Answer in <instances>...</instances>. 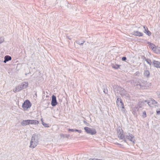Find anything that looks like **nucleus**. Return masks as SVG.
I'll return each mask as SVG.
<instances>
[{"label": "nucleus", "mask_w": 160, "mask_h": 160, "mask_svg": "<svg viewBox=\"0 0 160 160\" xmlns=\"http://www.w3.org/2000/svg\"><path fill=\"white\" fill-rule=\"evenodd\" d=\"M28 85V83L26 82H23L21 85H20L21 87L22 88V89L26 88Z\"/></svg>", "instance_id": "11"}, {"label": "nucleus", "mask_w": 160, "mask_h": 160, "mask_svg": "<svg viewBox=\"0 0 160 160\" xmlns=\"http://www.w3.org/2000/svg\"><path fill=\"white\" fill-rule=\"evenodd\" d=\"M31 103L28 100H26L22 105V107L24 110H27L31 106Z\"/></svg>", "instance_id": "4"}, {"label": "nucleus", "mask_w": 160, "mask_h": 160, "mask_svg": "<svg viewBox=\"0 0 160 160\" xmlns=\"http://www.w3.org/2000/svg\"><path fill=\"white\" fill-rule=\"evenodd\" d=\"M46 102L47 103H48V101H46Z\"/></svg>", "instance_id": "41"}, {"label": "nucleus", "mask_w": 160, "mask_h": 160, "mask_svg": "<svg viewBox=\"0 0 160 160\" xmlns=\"http://www.w3.org/2000/svg\"><path fill=\"white\" fill-rule=\"evenodd\" d=\"M133 34L136 36L138 37H142L143 35V34L142 32H139L138 31H134Z\"/></svg>", "instance_id": "12"}, {"label": "nucleus", "mask_w": 160, "mask_h": 160, "mask_svg": "<svg viewBox=\"0 0 160 160\" xmlns=\"http://www.w3.org/2000/svg\"><path fill=\"white\" fill-rule=\"evenodd\" d=\"M58 103L56 100V97L54 95H52V96L51 105L52 106H56Z\"/></svg>", "instance_id": "8"}, {"label": "nucleus", "mask_w": 160, "mask_h": 160, "mask_svg": "<svg viewBox=\"0 0 160 160\" xmlns=\"http://www.w3.org/2000/svg\"><path fill=\"white\" fill-rule=\"evenodd\" d=\"M159 98H160V94L158 95Z\"/></svg>", "instance_id": "40"}, {"label": "nucleus", "mask_w": 160, "mask_h": 160, "mask_svg": "<svg viewBox=\"0 0 160 160\" xmlns=\"http://www.w3.org/2000/svg\"><path fill=\"white\" fill-rule=\"evenodd\" d=\"M138 106H135V107L133 108L132 109V113L134 115H136V112L138 111Z\"/></svg>", "instance_id": "18"}, {"label": "nucleus", "mask_w": 160, "mask_h": 160, "mask_svg": "<svg viewBox=\"0 0 160 160\" xmlns=\"http://www.w3.org/2000/svg\"><path fill=\"white\" fill-rule=\"evenodd\" d=\"M126 139H127L130 141L133 142V143H135V140L134 139V136L131 134L130 133L127 134L125 136Z\"/></svg>", "instance_id": "6"}, {"label": "nucleus", "mask_w": 160, "mask_h": 160, "mask_svg": "<svg viewBox=\"0 0 160 160\" xmlns=\"http://www.w3.org/2000/svg\"><path fill=\"white\" fill-rule=\"evenodd\" d=\"M60 136L62 137H64V135L63 134H60Z\"/></svg>", "instance_id": "36"}, {"label": "nucleus", "mask_w": 160, "mask_h": 160, "mask_svg": "<svg viewBox=\"0 0 160 160\" xmlns=\"http://www.w3.org/2000/svg\"><path fill=\"white\" fill-rule=\"evenodd\" d=\"M104 92L105 93H107L108 92V91L107 90H104Z\"/></svg>", "instance_id": "37"}, {"label": "nucleus", "mask_w": 160, "mask_h": 160, "mask_svg": "<svg viewBox=\"0 0 160 160\" xmlns=\"http://www.w3.org/2000/svg\"><path fill=\"white\" fill-rule=\"evenodd\" d=\"M153 50L156 53H160V48L159 47H156Z\"/></svg>", "instance_id": "20"}, {"label": "nucleus", "mask_w": 160, "mask_h": 160, "mask_svg": "<svg viewBox=\"0 0 160 160\" xmlns=\"http://www.w3.org/2000/svg\"><path fill=\"white\" fill-rule=\"evenodd\" d=\"M68 131H71V132H74V129H70V128L68 129Z\"/></svg>", "instance_id": "33"}, {"label": "nucleus", "mask_w": 160, "mask_h": 160, "mask_svg": "<svg viewBox=\"0 0 160 160\" xmlns=\"http://www.w3.org/2000/svg\"><path fill=\"white\" fill-rule=\"evenodd\" d=\"M41 121H42V125H43L45 123H44V122L43 121H42V119H41Z\"/></svg>", "instance_id": "35"}, {"label": "nucleus", "mask_w": 160, "mask_h": 160, "mask_svg": "<svg viewBox=\"0 0 160 160\" xmlns=\"http://www.w3.org/2000/svg\"><path fill=\"white\" fill-rule=\"evenodd\" d=\"M147 117L146 112V111H144L142 113V117L143 118H144Z\"/></svg>", "instance_id": "23"}, {"label": "nucleus", "mask_w": 160, "mask_h": 160, "mask_svg": "<svg viewBox=\"0 0 160 160\" xmlns=\"http://www.w3.org/2000/svg\"><path fill=\"white\" fill-rule=\"evenodd\" d=\"M126 59V58L125 57H123L122 58V60L125 61Z\"/></svg>", "instance_id": "34"}, {"label": "nucleus", "mask_w": 160, "mask_h": 160, "mask_svg": "<svg viewBox=\"0 0 160 160\" xmlns=\"http://www.w3.org/2000/svg\"><path fill=\"white\" fill-rule=\"evenodd\" d=\"M120 65H118V64L113 65H112V67L115 69H118L119 68Z\"/></svg>", "instance_id": "22"}, {"label": "nucleus", "mask_w": 160, "mask_h": 160, "mask_svg": "<svg viewBox=\"0 0 160 160\" xmlns=\"http://www.w3.org/2000/svg\"><path fill=\"white\" fill-rule=\"evenodd\" d=\"M74 131L78 132V129H74Z\"/></svg>", "instance_id": "39"}, {"label": "nucleus", "mask_w": 160, "mask_h": 160, "mask_svg": "<svg viewBox=\"0 0 160 160\" xmlns=\"http://www.w3.org/2000/svg\"><path fill=\"white\" fill-rule=\"evenodd\" d=\"M38 123L39 122L38 120H29V125L30 124L38 125Z\"/></svg>", "instance_id": "10"}, {"label": "nucleus", "mask_w": 160, "mask_h": 160, "mask_svg": "<svg viewBox=\"0 0 160 160\" xmlns=\"http://www.w3.org/2000/svg\"><path fill=\"white\" fill-rule=\"evenodd\" d=\"M40 139V135L37 134H34L32 135L30 141V145L29 147L33 148L37 146L38 144Z\"/></svg>", "instance_id": "1"}, {"label": "nucleus", "mask_w": 160, "mask_h": 160, "mask_svg": "<svg viewBox=\"0 0 160 160\" xmlns=\"http://www.w3.org/2000/svg\"><path fill=\"white\" fill-rule=\"evenodd\" d=\"M144 76L147 78L149 77L150 75V72L148 70H145L144 72Z\"/></svg>", "instance_id": "19"}, {"label": "nucleus", "mask_w": 160, "mask_h": 160, "mask_svg": "<svg viewBox=\"0 0 160 160\" xmlns=\"http://www.w3.org/2000/svg\"><path fill=\"white\" fill-rule=\"evenodd\" d=\"M4 41V39L3 37L0 38V44L3 42Z\"/></svg>", "instance_id": "27"}, {"label": "nucleus", "mask_w": 160, "mask_h": 160, "mask_svg": "<svg viewBox=\"0 0 160 160\" xmlns=\"http://www.w3.org/2000/svg\"><path fill=\"white\" fill-rule=\"evenodd\" d=\"M145 33H146L148 36H150L151 34V32L148 30L147 31L145 32Z\"/></svg>", "instance_id": "25"}, {"label": "nucleus", "mask_w": 160, "mask_h": 160, "mask_svg": "<svg viewBox=\"0 0 160 160\" xmlns=\"http://www.w3.org/2000/svg\"><path fill=\"white\" fill-rule=\"evenodd\" d=\"M85 42V41H83V42L82 43H80L79 42H78V41H76V42L78 44L80 45H82Z\"/></svg>", "instance_id": "28"}, {"label": "nucleus", "mask_w": 160, "mask_h": 160, "mask_svg": "<svg viewBox=\"0 0 160 160\" xmlns=\"http://www.w3.org/2000/svg\"><path fill=\"white\" fill-rule=\"evenodd\" d=\"M79 133H81L82 132V131L80 130H78V132Z\"/></svg>", "instance_id": "38"}, {"label": "nucleus", "mask_w": 160, "mask_h": 160, "mask_svg": "<svg viewBox=\"0 0 160 160\" xmlns=\"http://www.w3.org/2000/svg\"><path fill=\"white\" fill-rule=\"evenodd\" d=\"M142 108L141 106H139V108Z\"/></svg>", "instance_id": "42"}, {"label": "nucleus", "mask_w": 160, "mask_h": 160, "mask_svg": "<svg viewBox=\"0 0 160 160\" xmlns=\"http://www.w3.org/2000/svg\"><path fill=\"white\" fill-rule=\"evenodd\" d=\"M146 61L149 64V65H151L152 62L151 60L150 59H146Z\"/></svg>", "instance_id": "24"}, {"label": "nucleus", "mask_w": 160, "mask_h": 160, "mask_svg": "<svg viewBox=\"0 0 160 160\" xmlns=\"http://www.w3.org/2000/svg\"><path fill=\"white\" fill-rule=\"evenodd\" d=\"M120 89V94L122 96L125 95L126 94V92L124 89L121 88H119Z\"/></svg>", "instance_id": "17"}, {"label": "nucleus", "mask_w": 160, "mask_h": 160, "mask_svg": "<svg viewBox=\"0 0 160 160\" xmlns=\"http://www.w3.org/2000/svg\"><path fill=\"white\" fill-rule=\"evenodd\" d=\"M116 103L118 106L122 107V108H124L123 103L122 102V100L120 98H117Z\"/></svg>", "instance_id": "9"}, {"label": "nucleus", "mask_w": 160, "mask_h": 160, "mask_svg": "<svg viewBox=\"0 0 160 160\" xmlns=\"http://www.w3.org/2000/svg\"><path fill=\"white\" fill-rule=\"evenodd\" d=\"M46 128H48L49 127L48 124L45 123L43 125Z\"/></svg>", "instance_id": "32"}, {"label": "nucleus", "mask_w": 160, "mask_h": 160, "mask_svg": "<svg viewBox=\"0 0 160 160\" xmlns=\"http://www.w3.org/2000/svg\"><path fill=\"white\" fill-rule=\"evenodd\" d=\"M143 28L144 29V32L145 33V32L147 31L148 30L147 27L145 26H143Z\"/></svg>", "instance_id": "29"}, {"label": "nucleus", "mask_w": 160, "mask_h": 160, "mask_svg": "<svg viewBox=\"0 0 160 160\" xmlns=\"http://www.w3.org/2000/svg\"><path fill=\"white\" fill-rule=\"evenodd\" d=\"M157 114L158 115H160V108L159 109V110L157 109L156 110Z\"/></svg>", "instance_id": "30"}, {"label": "nucleus", "mask_w": 160, "mask_h": 160, "mask_svg": "<svg viewBox=\"0 0 160 160\" xmlns=\"http://www.w3.org/2000/svg\"><path fill=\"white\" fill-rule=\"evenodd\" d=\"M148 105L151 107H156L158 106V103L153 99L148 100Z\"/></svg>", "instance_id": "5"}, {"label": "nucleus", "mask_w": 160, "mask_h": 160, "mask_svg": "<svg viewBox=\"0 0 160 160\" xmlns=\"http://www.w3.org/2000/svg\"><path fill=\"white\" fill-rule=\"evenodd\" d=\"M88 160H102V159H98L95 158H91L89 159Z\"/></svg>", "instance_id": "31"}, {"label": "nucleus", "mask_w": 160, "mask_h": 160, "mask_svg": "<svg viewBox=\"0 0 160 160\" xmlns=\"http://www.w3.org/2000/svg\"><path fill=\"white\" fill-rule=\"evenodd\" d=\"M148 43L150 45V48L153 50L156 48V46L154 44L152 43L151 42H148Z\"/></svg>", "instance_id": "21"}, {"label": "nucleus", "mask_w": 160, "mask_h": 160, "mask_svg": "<svg viewBox=\"0 0 160 160\" xmlns=\"http://www.w3.org/2000/svg\"><path fill=\"white\" fill-rule=\"evenodd\" d=\"M153 64L154 67L156 68H160V62L158 61H156L155 60L153 61Z\"/></svg>", "instance_id": "15"}, {"label": "nucleus", "mask_w": 160, "mask_h": 160, "mask_svg": "<svg viewBox=\"0 0 160 160\" xmlns=\"http://www.w3.org/2000/svg\"><path fill=\"white\" fill-rule=\"evenodd\" d=\"M22 90V88H21L20 85L17 87H16L13 89V91L14 92H16Z\"/></svg>", "instance_id": "14"}, {"label": "nucleus", "mask_w": 160, "mask_h": 160, "mask_svg": "<svg viewBox=\"0 0 160 160\" xmlns=\"http://www.w3.org/2000/svg\"><path fill=\"white\" fill-rule=\"evenodd\" d=\"M21 124L22 126H26L29 125V120H23L21 122Z\"/></svg>", "instance_id": "16"}, {"label": "nucleus", "mask_w": 160, "mask_h": 160, "mask_svg": "<svg viewBox=\"0 0 160 160\" xmlns=\"http://www.w3.org/2000/svg\"><path fill=\"white\" fill-rule=\"evenodd\" d=\"M123 132L122 131H121L119 130L117 132V134L118 137L120 139H123L125 142H126L125 136L123 134Z\"/></svg>", "instance_id": "7"}, {"label": "nucleus", "mask_w": 160, "mask_h": 160, "mask_svg": "<svg viewBox=\"0 0 160 160\" xmlns=\"http://www.w3.org/2000/svg\"><path fill=\"white\" fill-rule=\"evenodd\" d=\"M138 82L137 83L136 85H134L137 88L139 89H145L146 88V82H139L138 81Z\"/></svg>", "instance_id": "3"}, {"label": "nucleus", "mask_w": 160, "mask_h": 160, "mask_svg": "<svg viewBox=\"0 0 160 160\" xmlns=\"http://www.w3.org/2000/svg\"><path fill=\"white\" fill-rule=\"evenodd\" d=\"M84 129L85 132L88 134L91 135H94L97 132L95 129L90 128L88 127H85Z\"/></svg>", "instance_id": "2"}, {"label": "nucleus", "mask_w": 160, "mask_h": 160, "mask_svg": "<svg viewBox=\"0 0 160 160\" xmlns=\"http://www.w3.org/2000/svg\"><path fill=\"white\" fill-rule=\"evenodd\" d=\"M128 82H130L131 84H133L134 86H135L134 85H136V84H134L135 82L134 80H131L130 81H128Z\"/></svg>", "instance_id": "26"}, {"label": "nucleus", "mask_w": 160, "mask_h": 160, "mask_svg": "<svg viewBox=\"0 0 160 160\" xmlns=\"http://www.w3.org/2000/svg\"><path fill=\"white\" fill-rule=\"evenodd\" d=\"M4 60L3 61L5 63H6L7 62L10 61L12 59V58L11 56L8 55H6L4 57Z\"/></svg>", "instance_id": "13"}]
</instances>
